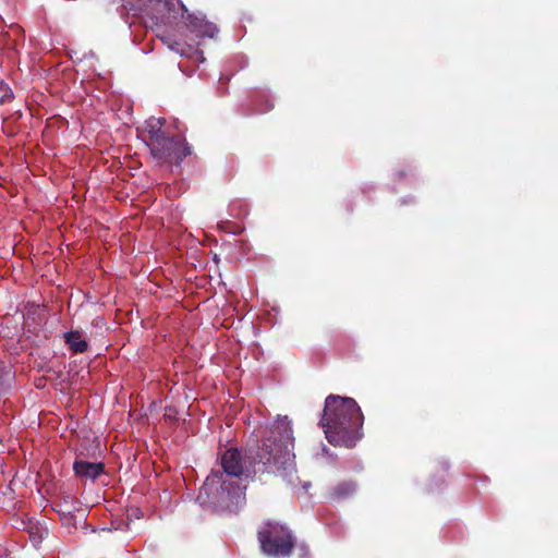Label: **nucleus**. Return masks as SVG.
Segmentation results:
<instances>
[{
    "mask_svg": "<svg viewBox=\"0 0 558 558\" xmlns=\"http://www.w3.org/2000/svg\"><path fill=\"white\" fill-rule=\"evenodd\" d=\"M364 416L356 401L349 397L329 395L319 424L332 446L352 448L362 438Z\"/></svg>",
    "mask_w": 558,
    "mask_h": 558,
    "instance_id": "f257e3e1",
    "label": "nucleus"
},
{
    "mask_svg": "<svg viewBox=\"0 0 558 558\" xmlns=\"http://www.w3.org/2000/svg\"><path fill=\"white\" fill-rule=\"evenodd\" d=\"M292 429L289 425H277L271 436L264 439L263 445L254 454L250 456L253 473H274L290 461V446H292Z\"/></svg>",
    "mask_w": 558,
    "mask_h": 558,
    "instance_id": "f03ea898",
    "label": "nucleus"
},
{
    "mask_svg": "<svg viewBox=\"0 0 558 558\" xmlns=\"http://www.w3.org/2000/svg\"><path fill=\"white\" fill-rule=\"evenodd\" d=\"M163 120L151 118L146 122L150 155L158 163L181 166L185 157L192 154V147L180 136H169L162 130Z\"/></svg>",
    "mask_w": 558,
    "mask_h": 558,
    "instance_id": "7ed1b4c3",
    "label": "nucleus"
},
{
    "mask_svg": "<svg viewBox=\"0 0 558 558\" xmlns=\"http://www.w3.org/2000/svg\"><path fill=\"white\" fill-rule=\"evenodd\" d=\"M257 535L263 553L268 556L288 557L295 545L291 531L277 522L265 523Z\"/></svg>",
    "mask_w": 558,
    "mask_h": 558,
    "instance_id": "20e7f679",
    "label": "nucleus"
},
{
    "mask_svg": "<svg viewBox=\"0 0 558 558\" xmlns=\"http://www.w3.org/2000/svg\"><path fill=\"white\" fill-rule=\"evenodd\" d=\"M220 464L223 472L229 476H250L253 473L248 466H245L242 454L236 448L227 449L220 457Z\"/></svg>",
    "mask_w": 558,
    "mask_h": 558,
    "instance_id": "39448f33",
    "label": "nucleus"
},
{
    "mask_svg": "<svg viewBox=\"0 0 558 558\" xmlns=\"http://www.w3.org/2000/svg\"><path fill=\"white\" fill-rule=\"evenodd\" d=\"M181 7L183 10L182 16L190 32L194 33L197 37L213 38L216 36L218 28L214 23L206 21L204 16L189 13L184 4Z\"/></svg>",
    "mask_w": 558,
    "mask_h": 558,
    "instance_id": "423d86ee",
    "label": "nucleus"
},
{
    "mask_svg": "<svg viewBox=\"0 0 558 558\" xmlns=\"http://www.w3.org/2000/svg\"><path fill=\"white\" fill-rule=\"evenodd\" d=\"M74 473L80 477L90 480L97 478L105 472V464L101 462H88L83 460H75L73 463Z\"/></svg>",
    "mask_w": 558,
    "mask_h": 558,
    "instance_id": "0eeeda50",
    "label": "nucleus"
},
{
    "mask_svg": "<svg viewBox=\"0 0 558 558\" xmlns=\"http://www.w3.org/2000/svg\"><path fill=\"white\" fill-rule=\"evenodd\" d=\"M64 342L69 350L74 354L84 353L88 349V342L83 339L82 333L77 330L65 332Z\"/></svg>",
    "mask_w": 558,
    "mask_h": 558,
    "instance_id": "6e6552de",
    "label": "nucleus"
},
{
    "mask_svg": "<svg viewBox=\"0 0 558 558\" xmlns=\"http://www.w3.org/2000/svg\"><path fill=\"white\" fill-rule=\"evenodd\" d=\"M356 485L352 481L338 483L330 492L329 498L333 501H341L351 497L355 492Z\"/></svg>",
    "mask_w": 558,
    "mask_h": 558,
    "instance_id": "1a4fd4ad",
    "label": "nucleus"
},
{
    "mask_svg": "<svg viewBox=\"0 0 558 558\" xmlns=\"http://www.w3.org/2000/svg\"><path fill=\"white\" fill-rule=\"evenodd\" d=\"M161 40L173 51L180 56L190 57L194 48L190 45H185L177 41L171 36L161 37Z\"/></svg>",
    "mask_w": 558,
    "mask_h": 558,
    "instance_id": "9d476101",
    "label": "nucleus"
},
{
    "mask_svg": "<svg viewBox=\"0 0 558 558\" xmlns=\"http://www.w3.org/2000/svg\"><path fill=\"white\" fill-rule=\"evenodd\" d=\"M14 99V94L2 78H0V105L11 102Z\"/></svg>",
    "mask_w": 558,
    "mask_h": 558,
    "instance_id": "9b49d317",
    "label": "nucleus"
}]
</instances>
